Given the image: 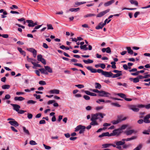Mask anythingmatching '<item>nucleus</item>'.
I'll return each instance as SVG.
<instances>
[{
	"instance_id": "60",
	"label": "nucleus",
	"mask_w": 150,
	"mask_h": 150,
	"mask_svg": "<svg viewBox=\"0 0 150 150\" xmlns=\"http://www.w3.org/2000/svg\"><path fill=\"white\" fill-rule=\"evenodd\" d=\"M16 94L17 95H20L24 94L25 93L23 92H16Z\"/></svg>"
},
{
	"instance_id": "42",
	"label": "nucleus",
	"mask_w": 150,
	"mask_h": 150,
	"mask_svg": "<svg viewBox=\"0 0 150 150\" xmlns=\"http://www.w3.org/2000/svg\"><path fill=\"white\" fill-rule=\"evenodd\" d=\"M118 95L120 97H121L124 99H125V97H126V96H125V94H123V93H118Z\"/></svg>"
},
{
	"instance_id": "1",
	"label": "nucleus",
	"mask_w": 150,
	"mask_h": 150,
	"mask_svg": "<svg viewBox=\"0 0 150 150\" xmlns=\"http://www.w3.org/2000/svg\"><path fill=\"white\" fill-rule=\"evenodd\" d=\"M121 133V131L119 129L114 130L112 132L109 134L108 132H106L103 133L101 134L98 136L99 138H101L103 137L108 136L110 137L112 136L119 135Z\"/></svg>"
},
{
	"instance_id": "11",
	"label": "nucleus",
	"mask_w": 150,
	"mask_h": 150,
	"mask_svg": "<svg viewBox=\"0 0 150 150\" xmlns=\"http://www.w3.org/2000/svg\"><path fill=\"white\" fill-rule=\"evenodd\" d=\"M117 118L119 121H120V122L122 121L125 120L127 119V117H124L122 115H120L117 116Z\"/></svg>"
},
{
	"instance_id": "3",
	"label": "nucleus",
	"mask_w": 150,
	"mask_h": 150,
	"mask_svg": "<svg viewBox=\"0 0 150 150\" xmlns=\"http://www.w3.org/2000/svg\"><path fill=\"white\" fill-rule=\"evenodd\" d=\"M85 129L86 127L85 126L81 125H79L75 128V131L77 132L79 130V133L81 134L84 132Z\"/></svg>"
},
{
	"instance_id": "22",
	"label": "nucleus",
	"mask_w": 150,
	"mask_h": 150,
	"mask_svg": "<svg viewBox=\"0 0 150 150\" xmlns=\"http://www.w3.org/2000/svg\"><path fill=\"white\" fill-rule=\"evenodd\" d=\"M45 68L46 70V71H47V72H49L50 73H52V69L48 66H45Z\"/></svg>"
},
{
	"instance_id": "24",
	"label": "nucleus",
	"mask_w": 150,
	"mask_h": 150,
	"mask_svg": "<svg viewBox=\"0 0 150 150\" xmlns=\"http://www.w3.org/2000/svg\"><path fill=\"white\" fill-rule=\"evenodd\" d=\"M83 62L86 64H88L93 63V60L88 59V60H83Z\"/></svg>"
},
{
	"instance_id": "62",
	"label": "nucleus",
	"mask_w": 150,
	"mask_h": 150,
	"mask_svg": "<svg viewBox=\"0 0 150 150\" xmlns=\"http://www.w3.org/2000/svg\"><path fill=\"white\" fill-rule=\"evenodd\" d=\"M106 52L108 53H111V51L109 47H108L106 48Z\"/></svg>"
},
{
	"instance_id": "47",
	"label": "nucleus",
	"mask_w": 150,
	"mask_h": 150,
	"mask_svg": "<svg viewBox=\"0 0 150 150\" xmlns=\"http://www.w3.org/2000/svg\"><path fill=\"white\" fill-rule=\"evenodd\" d=\"M39 83L41 85H44L46 84V82L44 81H39Z\"/></svg>"
},
{
	"instance_id": "54",
	"label": "nucleus",
	"mask_w": 150,
	"mask_h": 150,
	"mask_svg": "<svg viewBox=\"0 0 150 150\" xmlns=\"http://www.w3.org/2000/svg\"><path fill=\"white\" fill-rule=\"evenodd\" d=\"M83 98L86 100H88L90 99V97L87 95H84Z\"/></svg>"
},
{
	"instance_id": "43",
	"label": "nucleus",
	"mask_w": 150,
	"mask_h": 150,
	"mask_svg": "<svg viewBox=\"0 0 150 150\" xmlns=\"http://www.w3.org/2000/svg\"><path fill=\"white\" fill-rule=\"evenodd\" d=\"M11 98V96L9 94H6L5 95V98L3 99V100H4L5 99H9Z\"/></svg>"
},
{
	"instance_id": "40",
	"label": "nucleus",
	"mask_w": 150,
	"mask_h": 150,
	"mask_svg": "<svg viewBox=\"0 0 150 150\" xmlns=\"http://www.w3.org/2000/svg\"><path fill=\"white\" fill-rule=\"evenodd\" d=\"M90 90L92 91L93 92L98 93H99V94H100V93L101 92V91H100L96 89H91Z\"/></svg>"
},
{
	"instance_id": "61",
	"label": "nucleus",
	"mask_w": 150,
	"mask_h": 150,
	"mask_svg": "<svg viewBox=\"0 0 150 150\" xmlns=\"http://www.w3.org/2000/svg\"><path fill=\"white\" fill-rule=\"evenodd\" d=\"M140 14V12L139 11H137L136 12L134 15V16L135 18H136L137 17L138 15H139Z\"/></svg>"
},
{
	"instance_id": "48",
	"label": "nucleus",
	"mask_w": 150,
	"mask_h": 150,
	"mask_svg": "<svg viewBox=\"0 0 150 150\" xmlns=\"http://www.w3.org/2000/svg\"><path fill=\"white\" fill-rule=\"evenodd\" d=\"M103 106H98L95 109L97 111H99L100 110L103 109Z\"/></svg>"
},
{
	"instance_id": "27",
	"label": "nucleus",
	"mask_w": 150,
	"mask_h": 150,
	"mask_svg": "<svg viewBox=\"0 0 150 150\" xmlns=\"http://www.w3.org/2000/svg\"><path fill=\"white\" fill-rule=\"evenodd\" d=\"M96 16V15L93 13H89L86 15L84 16V17L85 18H87L88 17H91L92 16Z\"/></svg>"
},
{
	"instance_id": "8",
	"label": "nucleus",
	"mask_w": 150,
	"mask_h": 150,
	"mask_svg": "<svg viewBox=\"0 0 150 150\" xmlns=\"http://www.w3.org/2000/svg\"><path fill=\"white\" fill-rule=\"evenodd\" d=\"M27 50L29 52H32L34 57H35L37 55V51L36 50L32 48H30L27 49Z\"/></svg>"
},
{
	"instance_id": "53",
	"label": "nucleus",
	"mask_w": 150,
	"mask_h": 150,
	"mask_svg": "<svg viewBox=\"0 0 150 150\" xmlns=\"http://www.w3.org/2000/svg\"><path fill=\"white\" fill-rule=\"evenodd\" d=\"M133 81L134 83H136L139 81V79L138 77L134 78L133 79Z\"/></svg>"
},
{
	"instance_id": "20",
	"label": "nucleus",
	"mask_w": 150,
	"mask_h": 150,
	"mask_svg": "<svg viewBox=\"0 0 150 150\" xmlns=\"http://www.w3.org/2000/svg\"><path fill=\"white\" fill-rule=\"evenodd\" d=\"M14 99L15 101H22L24 100L25 98L21 96L15 97H14Z\"/></svg>"
},
{
	"instance_id": "15",
	"label": "nucleus",
	"mask_w": 150,
	"mask_h": 150,
	"mask_svg": "<svg viewBox=\"0 0 150 150\" xmlns=\"http://www.w3.org/2000/svg\"><path fill=\"white\" fill-rule=\"evenodd\" d=\"M59 90L57 89L51 90L49 91L50 94H58L59 93Z\"/></svg>"
},
{
	"instance_id": "30",
	"label": "nucleus",
	"mask_w": 150,
	"mask_h": 150,
	"mask_svg": "<svg viewBox=\"0 0 150 150\" xmlns=\"http://www.w3.org/2000/svg\"><path fill=\"white\" fill-rule=\"evenodd\" d=\"M125 143V142L122 141H117L116 142V145L121 146L123 145Z\"/></svg>"
},
{
	"instance_id": "7",
	"label": "nucleus",
	"mask_w": 150,
	"mask_h": 150,
	"mask_svg": "<svg viewBox=\"0 0 150 150\" xmlns=\"http://www.w3.org/2000/svg\"><path fill=\"white\" fill-rule=\"evenodd\" d=\"M91 122L90 123V125H91L92 126H97L99 125L98 123L96 121V120L91 117Z\"/></svg>"
},
{
	"instance_id": "32",
	"label": "nucleus",
	"mask_w": 150,
	"mask_h": 150,
	"mask_svg": "<svg viewBox=\"0 0 150 150\" xmlns=\"http://www.w3.org/2000/svg\"><path fill=\"white\" fill-rule=\"evenodd\" d=\"M10 87V86L9 85H3L1 87L2 88L4 89H8Z\"/></svg>"
},
{
	"instance_id": "44",
	"label": "nucleus",
	"mask_w": 150,
	"mask_h": 150,
	"mask_svg": "<svg viewBox=\"0 0 150 150\" xmlns=\"http://www.w3.org/2000/svg\"><path fill=\"white\" fill-rule=\"evenodd\" d=\"M42 58V56L41 54H39L37 56V59L39 61H41Z\"/></svg>"
},
{
	"instance_id": "56",
	"label": "nucleus",
	"mask_w": 150,
	"mask_h": 150,
	"mask_svg": "<svg viewBox=\"0 0 150 150\" xmlns=\"http://www.w3.org/2000/svg\"><path fill=\"white\" fill-rule=\"evenodd\" d=\"M18 21H24V24H25V22H25V19L23 18H19V19H17Z\"/></svg>"
},
{
	"instance_id": "16",
	"label": "nucleus",
	"mask_w": 150,
	"mask_h": 150,
	"mask_svg": "<svg viewBox=\"0 0 150 150\" xmlns=\"http://www.w3.org/2000/svg\"><path fill=\"white\" fill-rule=\"evenodd\" d=\"M149 117L148 115H146L145 116L144 118V122L146 123H150V120L149 119Z\"/></svg>"
},
{
	"instance_id": "10",
	"label": "nucleus",
	"mask_w": 150,
	"mask_h": 150,
	"mask_svg": "<svg viewBox=\"0 0 150 150\" xmlns=\"http://www.w3.org/2000/svg\"><path fill=\"white\" fill-rule=\"evenodd\" d=\"M129 108L132 110L133 111L135 112H138L139 109L138 108L137 106L134 105H131L129 106Z\"/></svg>"
},
{
	"instance_id": "39",
	"label": "nucleus",
	"mask_w": 150,
	"mask_h": 150,
	"mask_svg": "<svg viewBox=\"0 0 150 150\" xmlns=\"http://www.w3.org/2000/svg\"><path fill=\"white\" fill-rule=\"evenodd\" d=\"M142 144H140L138 146L134 149L133 150H140L142 148Z\"/></svg>"
},
{
	"instance_id": "57",
	"label": "nucleus",
	"mask_w": 150,
	"mask_h": 150,
	"mask_svg": "<svg viewBox=\"0 0 150 150\" xmlns=\"http://www.w3.org/2000/svg\"><path fill=\"white\" fill-rule=\"evenodd\" d=\"M111 104L114 106H116L118 107H120V105L116 103H112Z\"/></svg>"
},
{
	"instance_id": "55",
	"label": "nucleus",
	"mask_w": 150,
	"mask_h": 150,
	"mask_svg": "<svg viewBox=\"0 0 150 150\" xmlns=\"http://www.w3.org/2000/svg\"><path fill=\"white\" fill-rule=\"evenodd\" d=\"M74 65H75V66H78L79 67H81V68H83V65L82 64H81L74 63Z\"/></svg>"
},
{
	"instance_id": "26",
	"label": "nucleus",
	"mask_w": 150,
	"mask_h": 150,
	"mask_svg": "<svg viewBox=\"0 0 150 150\" xmlns=\"http://www.w3.org/2000/svg\"><path fill=\"white\" fill-rule=\"evenodd\" d=\"M80 10V8H72L69 9V11H70L71 12H76L79 11Z\"/></svg>"
},
{
	"instance_id": "49",
	"label": "nucleus",
	"mask_w": 150,
	"mask_h": 150,
	"mask_svg": "<svg viewBox=\"0 0 150 150\" xmlns=\"http://www.w3.org/2000/svg\"><path fill=\"white\" fill-rule=\"evenodd\" d=\"M75 86L79 88H81L84 87V86L82 84L76 85Z\"/></svg>"
},
{
	"instance_id": "23",
	"label": "nucleus",
	"mask_w": 150,
	"mask_h": 150,
	"mask_svg": "<svg viewBox=\"0 0 150 150\" xmlns=\"http://www.w3.org/2000/svg\"><path fill=\"white\" fill-rule=\"evenodd\" d=\"M39 71L41 72V73L46 75L48 74V73L46 71L45 69L44 68H41L39 69Z\"/></svg>"
},
{
	"instance_id": "33",
	"label": "nucleus",
	"mask_w": 150,
	"mask_h": 150,
	"mask_svg": "<svg viewBox=\"0 0 150 150\" xmlns=\"http://www.w3.org/2000/svg\"><path fill=\"white\" fill-rule=\"evenodd\" d=\"M37 102L36 101L33 100H30L27 101V103L28 104H34Z\"/></svg>"
},
{
	"instance_id": "35",
	"label": "nucleus",
	"mask_w": 150,
	"mask_h": 150,
	"mask_svg": "<svg viewBox=\"0 0 150 150\" xmlns=\"http://www.w3.org/2000/svg\"><path fill=\"white\" fill-rule=\"evenodd\" d=\"M23 129L24 133L27 135L30 134V133L28 129H27L25 127H23Z\"/></svg>"
},
{
	"instance_id": "18",
	"label": "nucleus",
	"mask_w": 150,
	"mask_h": 150,
	"mask_svg": "<svg viewBox=\"0 0 150 150\" xmlns=\"http://www.w3.org/2000/svg\"><path fill=\"white\" fill-rule=\"evenodd\" d=\"M87 69L91 71V73H95L97 72L96 70L93 68L91 67L88 66L86 67Z\"/></svg>"
},
{
	"instance_id": "12",
	"label": "nucleus",
	"mask_w": 150,
	"mask_h": 150,
	"mask_svg": "<svg viewBox=\"0 0 150 150\" xmlns=\"http://www.w3.org/2000/svg\"><path fill=\"white\" fill-rule=\"evenodd\" d=\"M8 123L11 124L12 126H14L16 127H17L19 126V124L18 122L14 120L10 121L8 122Z\"/></svg>"
},
{
	"instance_id": "14",
	"label": "nucleus",
	"mask_w": 150,
	"mask_h": 150,
	"mask_svg": "<svg viewBox=\"0 0 150 150\" xmlns=\"http://www.w3.org/2000/svg\"><path fill=\"white\" fill-rule=\"evenodd\" d=\"M105 25V23H103V22H101L95 28L97 30L102 29Z\"/></svg>"
},
{
	"instance_id": "52",
	"label": "nucleus",
	"mask_w": 150,
	"mask_h": 150,
	"mask_svg": "<svg viewBox=\"0 0 150 150\" xmlns=\"http://www.w3.org/2000/svg\"><path fill=\"white\" fill-rule=\"evenodd\" d=\"M55 101L54 100H49L47 103L48 105H50L55 102Z\"/></svg>"
},
{
	"instance_id": "9",
	"label": "nucleus",
	"mask_w": 150,
	"mask_h": 150,
	"mask_svg": "<svg viewBox=\"0 0 150 150\" xmlns=\"http://www.w3.org/2000/svg\"><path fill=\"white\" fill-rule=\"evenodd\" d=\"M11 105L13 107V109L14 110H16L17 112L19 111V109L21 108L20 106L19 105L13 104H11Z\"/></svg>"
},
{
	"instance_id": "58",
	"label": "nucleus",
	"mask_w": 150,
	"mask_h": 150,
	"mask_svg": "<svg viewBox=\"0 0 150 150\" xmlns=\"http://www.w3.org/2000/svg\"><path fill=\"white\" fill-rule=\"evenodd\" d=\"M43 145L45 149H46L49 150L51 149V147L50 146H47L44 144H43Z\"/></svg>"
},
{
	"instance_id": "21",
	"label": "nucleus",
	"mask_w": 150,
	"mask_h": 150,
	"mask_svg": "<svg viewBox=\"0 0 150 150\" xmlns=\"http://www.w3.org/2000/svg\"><path fill=\"white\" fill-rule=\"evenodd\" d=\"M135 131L134 130H129L127 131L125 133L127 135L132 134L133 133H136Z\"/></svg>"
},
{
	"instance_id": "50",
	"label": "nucleus",
	"mask_w": 150,
	"mask_h": 150,
	"mask_svg": "<svg viewBox=\"0 0 150 150\" xmlns=\"http://www.w3.org/2000/svg\"><path fill=\"white\" fill-rule=\"evenodd\" d=\"M10 8L11 9L13 10L14 8L17 9L18 8V7L16 5H12V6L10 7Z\"/></svg>"
},
{
	"instance_id": "34",
	"label": "nucleus",
	"mask_w": 150,
	"mask_h": 150,
	"mask_svg": "<svg viewBox=\"0 0 150 150\" xmlns=\"http://www.w3.org/2000/svg\"><path fill=\"white\" fill-rule=\"evenodd\" d=\"M122 73H117L114 75L113 74V75L112 76V78H116L122 76Z\"/></svg>"
},
{
	"instance_id": "63",
	"label": "nucleus",
	"mask_w": 150,
	"mask_h": 150,
	"mask_svg": "<svg viewBox=\"0 0 150 150\" xmlns=\"http://www.w3.org/2000/svg\"><path fill=\"white\" fill-rule=\"evenodd\" d=\"M100 67L103 69H104L105 67V65L103 63L100 64Z\"/></svg>"
},
{
	"instance_id": "4",
	"label": "nucleus",
	"mask_w": 150,
	"mask_h": 150,
	"mask_svg": "<svg viewBox=\"0 0 150 150\" xmlns=\"http://www.w3.org/2000/svg\"><path fill=\"white\" fill-rule=\"evenodd\" d=\"M27 60L28 62H31L35 67H42L40 65L33 62V61H36L35 59L30 58L27 59Z\"/></svg>"
},
{
	"instance_id": "38",
	"label": "nucleus",
	"mask_w": 150,
	"mask_h": 150,
	"mask_svg": "<svg viewBox=\"0 0 150 150\" xmlns=\"http://www.w3.org/2000/svg\"><path fill=\"white\" fill-rule=\"evenodd\" d=\"M120 122V121H119V120H118V119L117 120H114L111 122V123L113 124V125H116L118 124Z\"/></svg>"
},
{
	"instance_id": "46",
	"label": "nucleus",
	"mask_w": 150,
	"mask_h": 150,
	"mask_svg": "<svg viewBox=\"0 0 150 150\" xmlns=\"http://www.w3.org/2000/svg\"><path fill=\"white\" fill-rule=\"evenodd\" d=\"M96 71L97 72H98V73H101L102 75H103L104 72V71L101 69H98L97 70H96Z\"/></svg>"
},
{
	"instance_id": "13",
	"label": "nucleus",
	"mask_w": 150,
	"mask_h": 150,
	"mask_svg": "<svg viewBox=\"0 0 150 150\" xmlns=\"http://www.w3.org/2000/svg\"><path fill=\"white\" fill-rule=\"evenodd\" d=\"M112 75H113V74L111 72L106 71H104L103 74V75H104L105 76L108 77H112Z\"/></svg>"
},
{
	"instance_id": "31",
	"label": "nucleus",
	"mask_w": 150,
	"mask_h": 150,
	"mask_svg": "<svg viewBox=\"0 0 150 150\" xmlns=\"http://www.w3.org/2000/svg\"><path fill=\"white\" fill-rule=\"evenodd\" d=\"M95 88L98 89H100L101 88V85L99 83L96 82L95 83Z\"/></svg>"
},
{
	"instance_id": "6",
	"label": "nucleus",
	"mask_w": 150,
	"mask_h": 150,
	"mask_svg": "<svg viewBox=\"0 0 150 150\" xmlns=\"http://www.w3.org/2000/svg\"><path fill=\"white\" fill-rule=\"evenodd\" d=\"M110 11V9H108L106 10L100 12L99 13H98L96 16L97 17H101L103 16L106 14L108 13Z\"/></svg>"
},
{
	"instance_id": "5",
	"label": "nucleus",
	"mask_w": 150,
	"mask_h": 150,
	"mask_svg": "<svg viewBox=\"0 0 150 150\" xmlns=\"http://www.w3.org/2000/svg\"><path fill=\"white\" fill-rule=\"evenodd\" d=\"M111 94L108 93L104 91H101L100 94H99V96L101 97H108L110 96Z\"/></svg>"
},
{
	"instance_id": "37",
	"label": "nucleus",
	"mask_w": 150,
	"mask_h": 150,
	"mask_svg": "<svg viewBox=\"0 0 150 150\" xmlns=\"http://www.w3.org/2000/svg\"><path fill=\"white\" fill-rule=\"evenodd\" d=\"M137 138V137L135 136H132L131 138H128L127 139H126V141H129L135 139Z\"/></svg>"
},
{
	"instance_id": "2",
	"label": "nucleus",
	"mask_w": 150,
	"mask_h": 150,
	"mask_svg": "<svg viewBox=\"0 0 150 150\" xmlns=\"http://www.w3.org/2000/svg\"><path fill=\"white\" fill-rule=\"evenodd\" d=\"M106 114L105 113L98 112L93 115L92 117L96 120H98L100 121H101L102 120V119L103 118L104 116Z\"/></svg>"
},
{
	"instance_id": "41",
	"label": "nucleus",
	"mask_w": 150,
	"mask_h": 150,
	"mask_svg": "<svg viewBox=\"0 0 150 150\" xmlns=\"http://www.w3.org/2000/svg\"><path fill=\"white\" fill-rule=\"evenodd\" d=\"M127 126L126 125H122L119 128L120 131H121L122 130L125 129L127 127Z\"/></svg>"
},
{
	"instance_id": "19",
	"label": "nucleus",
	"mask_w": 150,
	"mask_h": 150,
	"mask_svg": "<svg viewBox=\"0 0 150 150\" xmlns=\"http://www.w3.org/2000/svg\"><path fill=\"white\" fill-rule=\"evenodd\" d=\"M115 2V0H111L104 3V5L107 7L110 6Z\"/></svg>"
},
{
	"instance_id": "45",
	"label": "nucleus",
	"mask_w": 150,
	"mask_h": 150,
	"mask_svg": "<svg viewBox=\"0 0 150 150\" xmlns=\"http://www.w3.org/2000/svg\"><path fill=\"white\" fill-rule=\"evenodd\" d=\"M47 29L48 30H49V29L52 30L53 29V28L52 27V25L51 24H47Z\"/></svg>"
},
{
	"instance_id": "51",
	"label": "nucleus",
	"mask_w": 150,
	"mask_h": 150,
	"mask_svg": "<svg viewBox=\"0 0 150 150\" xmlns=\"http://www.w3.org/2000/svg\"><path fill=\"white\" fill-rule=\"evenodd\" d=\"M30 144L31 145H35L37 144L33 140H31L30 142Z\"/></svg>"
},
{
	"instance_id": "64",
	"label": "nucleus",
	"mask_w": 150,
	"mask_h": 150,
	"mask_svg": "<svg viewBox=\"0 0 150 150\" xmlns=\"http://www.w3.org/2000/svg\"><path fill=\"white\" fill-rule=\"evenodd\" d=\"M40 61L44 65L46 64V60L43 58H42V59H41V61Z\"/></svg>"
},
{
	"instance_id": "29",
	"label": "nucleus",
	"mask_w": 150,
	"mask_h": 150,
	"mask_svg": "<svg viewBox=\"0 0 150 150\" xmlns=\"http://www.w3.org/2000/svg\"><path fill=\"white\" fill-rule=\"evenodd\" d=\"M87 45H81L80 48L81 49L83 50H88V48L86 47Z\"/></svg>"
},
{
	"instance_id": "36",
	"label": "nucleus",
	"mask_w": 150,
	"mask_h": 150,
	"mask_svg": "<svg viewBox=\"0 0 150 150\" xmlns=\"http://www.w3.org/2000/svg\"><path fill=\"white\" fill-rule=\"evenodd\" d=\"M102 146L103 148H106L110 146V144L107 143L103 144Z\"/></svg>"
},
{
	"instance_id": "28",
	"label": "nucleus",
	"mask_w": 150,
	"mask_h": 150,
	"mask_svg": "<svg viewBox=\"0 0 150 150\" xmlns=\"http://www.w3.org/2000/svg\"><path fill=\"white\" fill-rule=\"evenodd\" d=\"M126 48L127 50V52L128 53L131 54H132L133 53V51L131 50L130 47H127Z\"/></svg>"
},
{
	"instance_id": "17",
	"label": "nucleus",
	"mask_w": 150,
	"mask_h": 150,
	"mask_svg": "<svg viewBox=\"0 0 150 150\" xmlns=\"http://www.w3.org/2000/svg\"><path fill=\"white\" fill-rule=\"evenodd\" d=\"M26 22L28 23V25L29 27H33L34 26V22L33 21L31 20H27L26 21Z\"/></svg>"
},
{
	"instance_id": "59",
	"label": "nucleus",
	"mask_w": 150,
	"mask_h": 150,
	"mask_svg": "<svg viewBox=\"0 0 150 150\" xmlns=\"http://www.w3.org/2000/svg\"><path fill=\"white\" fill-rule=\"evenodd\" d=\"M96 102L100 104V102H105V100L103 99H99L98 100H97L96 101Z\"/></svg>"
},
{
	"instance_id": "25",
	"label": "nucleus",
	"mask_w": 150,
	"mask_h": 150,
	"mask_svg": "<svg viewBox=\"0 0 150 150\" xmlns=\"http://www.w3.org/2000/svg\"><path fill=\"white\" fill-rule=\"evenodd\" d=\"M129 1L131 4H134L136 6H138V3L137 1L135 0H130Z\"/></svg>"
}]
</instances>
